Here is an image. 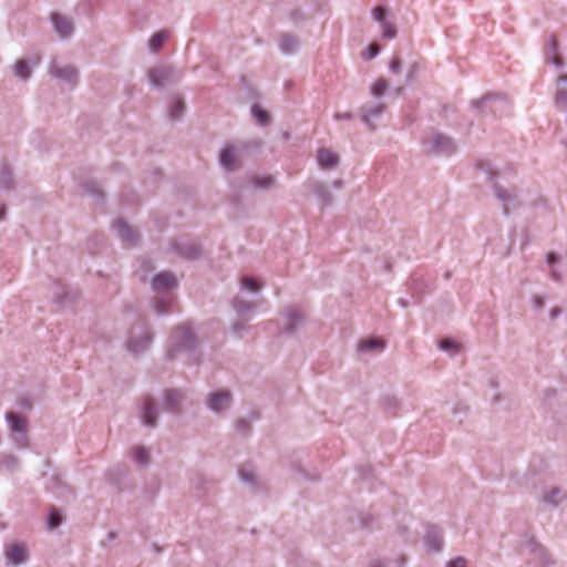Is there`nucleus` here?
<instances>
[{
    "label": "nucleus",
    "instance_id": "obj_1",
    "mask_svg": "<svg viewBox=\"0 0 567 567\" xmlns=\"http://www.w3.org/2000/svg\"><path fill=\"white\" fill-rule=\"evenodd\" d=\"M198 349L199 339L194 331V322L186 320L174 328L167 342L166 359L174 361L179 353H187L195 363H198L200 359Z\"/></svg>",
    "mask_w": 567,
    "mask_h": 567
},
{
    "label": "nucleus",
    "instance_id": "obj_2",
    "mask_svg": "<svg viewBox=\"0 0 567 567\" xmlns=\"http://www.w3.org/2000/svg\"><path fill=\"white\" fill-rule=\"evenodd\" d=\"M154 339L150 321L145 317H140L132 327L130 336L125 342L126 350L133 355L145 353Z\"/></svg>",
    "mask_w": 567,
    "mask_h": 567
},
{
    "label": "nucleus",
    "instance_id": "obj_3",
    "mask_svg": "<svg viewBox=\"0 0 567 567\" xmlns=\"http://www.w3.org/2000/svg\"><path fill=\"white\" fill-rule=\"evenodd\" d=\"M472 107L477 110L483 116L491 114L494 117H498L508 111L509 105L503 95L486 94L481 100L472 101Z\"/></svg>",
    "mask_w": 567,
    "mask_h": 567
},
{
    "label": "nucleus",
    "instance_id": "obj_4",
    "mask_svg": "<svg viewBox=\"0 0 567 567\" xmlns=\"http://www.w3.org/2000/svg\"><path fill=\"white\" fill-rule=\"evenodd\" d=\"M81 298V292L60 280L54 282V290L52 293V301L59 309L73 306Z\"/></svg>",
    "mask_w": 567,
    "mask_h": 567
},
{
    "label": "nucleus",
    "instance_id": "obj_5",
    "mask_svg": "<svg viewBox=\"0 0 567 567\" xmlns=\"http://www.w3.org/2000/svg\"><path fill=\"white\" fill-rule=\"evenodd\" d=\"M140 421L142 425L154 429L158 423V406L154 398L151 394L144 396L142 405L138 412Z\"/></svg>",
    "mask_w": 567,
    "mask_h": 567
},
{
    "label": "nucleus",
    "instance_id": "obj_6",
    "mask_svg": "<svg viewBox=\"0 0 567 567\" xmlns=\"http://www.w3.org/2000/svg\"><path fill=\"white\" fill-rule=\"evenodd\" d=\"M113 228L123 247L133 248L138 245L140 233L130 226L123 218H117L113 224Z\"/></svg>",
    "mask_w": 567,
    "mask_h": 567
},
{
    "label": "nucleus",
    "instance_id": "obj_7",
    "mask_svg": "<svg viewBox=\"0 0 567 567\" xmlns=\"http://www.w3.org/2000/svg\"><path fill=\"white\" fill-rule=\"evenodd\" d=\"M231 400L233 395L229 390L219 389L207 394L206 405L212 412L221 413L229 409Z\"/></svg>",
    "mask_w": 567,
    "mask_h": 567
},
{
    "label": "nucleus",
    "instance_id": "obj_8",
    "mask_svg": "<svg viewBox=\"0 0 567 567\" xmlns=\"http://www.w3.org/2000/svg\"><path fill=\"white\" fill-rule=\"evenodd\" d=\"M151 285L153 291L161 295L177 289L179 282L172 271L163 270L154 275Z\"/></svg>",
    "mask_w": 567,
    "mask_h": 567
},
{
    "label": "nucleus",
    "instance_id": "obj_9",
    "mask_svg": "<svg viewBox=\"0 0 567 567\" xmlns=\"http://www.w3.org/2000/svg\"><path fill=\"white\" fill-rule=\"evenodd\" d=\"M280 315L286 320L284 333L289 337L293 336L305 322L300 310L292 306L285 308Z\"/></svg>",
    "mask_w": 567,
    "mask_h": 567
},
{
    "label": "nucleus",
    "instance_id": "obj_10",
    "mask_svg": "<svg viewBox=\"0 0 567 567\" xmlns=\"http://www.w3.org/2000/svg\"><path fill=\"white\" fill-rule=\"evenodd\" d=\"M109 485H113L120 492L126 491L133 485L131 471L125 465L109 471Z\"/></svg>",
    "mask_w": 567,
    "mask_h": 567
},
{
    "label": "nucleus",
    "instance_id": "obj_11",
    "mask_svg": "<svg viewBox=\"0 0 567 567\" xmlns=\"http://www.w3.org/2000/svg\"><path fill=\"white\" fill-rule=\"evenodd\" d=\"M431 152L451 156L456 153L457 146L454 140L443 133H435L431 140Z\"/></svg>",
    "mask_w": 567,
    "mask_h": 567
},
{
    "label": "nucleus",
    "instance_id": "obj_12",
    "mask_svg": "<svg viewBox=\"0 0 567 567\" xmlns=\"http://www.w3.org/2000/svg\"><path fill=\"white\" fill-rule=\"evenodd\" d=\"M218 163L227 173L234 172L239 166L240 161L233 144H224L218 154Z\"/></svg>",
    "mask_w": 567,
    "mask_h": 567
},
{
    "label": "nucleus",
    "instance_id": "obj_13",
    "mask_svg": "<svg viewBox=\"0 0 567 567\" xmlns=\"http://www.w3.org/2000/svg\"><path fill=\"white\" fill-rule=\"evenodd\" d=\"M173 251L183 259L186 260H197L202 257L203 248L202 245L194 241L187 243H178L174 241L172 244Z\"/></svg>",
    "mask_w": 567,
    "mask_h": 567
},
{
    "label": "nucleus",
    "instance_id": "obj_14",
    "mask_svg": "<svg viewBox=\"0 0 567 567\" xmlns=\"http://www.w3.org/2000/svg\"><path fill=\"white\" fill-rule=\"evenodd\" d=\"M50 73L52 76L74 87L78 83L79 72L73 65L60 66L55 62L50 65Z\"/></svg>",
    "mask_w": 567,
    "mask_h": 567
},
{
    "label": "nucleus",
    "instance_id": "obj_15",
    "mask_svg": "<svg viewBox=\"0 0 567 567\" xmlns=\"http://www.w3.org/2000/svg\"><path fill=\"white\" fill-rule=\"evenodd\" d=\"M50 18L53 29L60 39L65 40L73 34L74 22L71 18L58 12L51 13Z\"/></svg>",
    "mask_w": 567,
    "mask_h": 567
},
{
    "label": "nucleus",
    "instance_id": "obj_16",
    "mask_svg": "<svg viewBox=\"0 0 567 567\" xmlns=\"http://www.w3.org/2000/svg\"><path fill=\"white\" fill-rule=\"evenodd\" d=\"M424 545L427 550L440 553L444 546L442 530L433 524H429L424 534Z\"/></svg>",
    "mask_w": 567,
    "mask_h": 567
},
{
    "label": "nucleus",
    "instance_id": "obj_17",
    "mask_svg": "<svg viewBox=\"0 0 567 567\" xmlns=\"http://www.w3.org/2000/svg\"><path fill=\"white\" fill-rule=\"evenodd\" d=\"M182 392L175 388H168L163 391V409L171 414L181 412Z\"/></svg>",
    "mask_w": 567,
    "mask_h": 567
},
{
    "label": "nucleus",
    "instance_id": "obj_18",
    "mask_svg": "<svg viewBox=\"0 0 567 567\" xmlns=\"http://www.w3.org/2000/svg\"><path fill=\"white\" fill-rule=\"evenodd\" d=\"M494 196L503 205V215L508 216L511 213V206L514 208L518 206L517 196L515 193L508 192L498 184L493 185Z\"/></svg>",
    "mask_w": 567,
    "mask_h": 567
},
{
    "label": "nucleus",
    "instance_id": "obj_19",
    "mask_svg": "<svg viewBox=\"0 0 567 567\" xmlns=\"http://www.w3.org/2000/svg\"><path fill=\"white\" fill-rule=\"evenodd\" d=\"M385 111V105L382 103L378 104H365L360 109V117L364 125L370 130H374L373 121L380 117Z\"/></svg>",
    "mask_w": 567,
    "mask_h": 567
},
{
    "label": "nucleus",
    "instance_id": "obj_20",
    "mask_svg": "<svg viewBox=\"0 0 567 567\" xmlns=\"http://www.w3.org/2000/svg\"><path fill=\"white\" fill-rule=\"evenodd\" d=\"M526 547L532 555H534V559L537 560L540 567H548L553 565L550 557L546 549L540 545L535 538L530 537L526 540Z\"/></svg>",
    "mask_w": 567,
    "mask_h": 567
},
{
    "label": "nucleus",
    "instance_id": "obj_21",
    "mask_svg": "<svg viewBox=\"0 0 567 567\" xmlns=\"http://www.w3.org/2000/svg\"><path fill=\"white\" fill-rule=\"evenodd\" d=\"M81 186L84 194L91 196L94 199L95 205H103L104 192L101 183L94 178H87L82 183Z\"/></svg>",
    "mask_w": 567,
    "mask_h": 567
},
{
    "label": "nucleus",
    "instance_id": "obj_22",
    "mask_svg": "<svg viewBox=\"0 0 567 567\" xmlns=\"http://www.w3.org/2000/svg\"><path fill=\"white\" fill-rule=\"evenodd\" d=\"M546 49H547L546 60L558 69L563 68V65H564L563 59L557 56L559 43H558L557 38L554 34L549 35V38L547 40Z\"/></svg>",
    "mask_w": 567,
    "mask_h": 567
},
{
    "label": "nucleus",
    "instance_id": "obj_23",
    "mask_svg": "<svg viewBox=\"0 0 567 567\" xmlns=\"http://www.w3.org/2000/svg\"><path fill=\"white\" fill-rule=\"evenodd\" d=\"M6 558L12 565H20L27 559V549L22 544H14L6 549Z\"/></svg>",
    "mask_w": 567,
    "mask_h": 567
},
{
    "label": "nucleus",
    "instance_id": "obj_24",
    "mask_svg": "<svg viewBox=\"0 0 567 567\" xmlns=\"http://www.w3.org/2000/svg\"><path fill=\"white\" fill-rule=\"evenodd\" d=\"M147 75H148L150 83L153 86L161 89L165 85L166 82H168L171 72L168 69H166L164 66H159V68L151 69L148 71Z\"/></svg>",
    "mask_w": 567,
    "mask_h": 567
},
{
    "label": "nucleus",
    "instance_id": "obj_25",
    "mask_svg": "<svg viewBox=\"0 0 567 567\" xmlns=\"http://www.w3.org/2000/svg\"><path fill=\"white\" fill-rule=\"evenodd\" d=\"M6 420L9 423L11 434L18 432H27L28 421L24 416L14 412H7Z\"/></svg>",
    "mask_w": 567,
    "mask_h": 567
},
{
    "label": "nucleus",
    "instance_id": "obj_26",
    "mask_svg": "<svg viewBox=\"0 0 567 567\" xmlns=\"http://www.w3.org/2000/svg\"><path fill=\"white\" fill-rule=\"evenodd\" d=\"M339 163V157L336 153L320 148L318 152V164L322 169H332Z\"/></svg>",
    "mask_w": 567,
    "mask_h": 567
},
{
    "label": "nucleus",
    "instance_id": "obj_27",
    "mask_svg": "<svg viewBox=\"0 0 567 567\" xmlns=\"http://www.w3.org/2000/svg\"><path fill=\"white\" fill-rule=\"evenodd\" d=\"M299 41L297 37L289 34V33H282L280 37L279 42V49L284 54H295L298 50Z\"/></svg>",
    "mask_w": 567,
    "mask_h": 567
},
{
    "label": "nucleus",
    "instance_id": "obj_28",
    "mask_svg": "<svg viewBox=\"0 0 567 567\" xmlns=\"http://www.w3.org/2000/svg\"><path fill=\"white\" fill-rule=\"evenodd\" d=\"M14 175L13 169L8 163H3L0 169V188L1 189H12L14 188Z\"/></svg>",
    "mask_w": 567,
    "mask_h": 567
},
{
    "label": "nucleus",
    "instance_id": "obj_29",
    "mask_svg": "<svg viewBox=\"0 0 567 567\" xmlns=\"http://www.w3.org/2000/svg\"><path fill=\"white\" fill-rule=\"evenodd\" d=\"M409 285L410 290L412 292V297L419 302L422 298V295L427 289L425 280L421 276L415 274L411 277Z\"/></svg>",
    "mask_w": 567,
    "mask_h": 567
},
{
    "label": "nucleus",
    "instance_id": "obj_30",
    "mask_svg": "<svg viewBox=\"0 0 567 567\" xmlns=\"http://www.w3.org/2000/svg\"><path fill=\"white\" fill-rule=\"evenodd\" d=\"M566 497L561 488L553 487L544 493L542 501L546 505L557 507Z\"/></svg>",
    "mask_w": 567,
    "mask_h": 567
},
{
    "label": "nucleus",
    "instance_id": "obj_31",
    "mask_svg": "<svg viewBox=\"0 0 567 567\" xmlns=\"http://www.w3.org/2000/svg\"><path fill=\"white\" fill-rule=\"evenodd\" d=\"M385 343L379 338H365L358 343V351L361 353L371 352L374 350L382 351Z\"/></svg>",
    "mask_w": 567,
    "mask_h": 567
},
{
    "label": "nucleus",
    "instance_id": "obj_32",
    "mask_svg": "<svg viewBox=\"0 0 567 567\" xmlns=\"http://www.w3.org/2000/svg\"><path fill=\"white\" fill-rule=\"evenodd\" d=\"M161 491V482L158 478L153 477L147 481L142 489L143 497L146 502H152Z\"/></svg>",
    "mask_w": 567,
    "mask_h": 567
},
{
    "label": "nucleus",
    "instance_id": "obj_33",
    "mask_svg": "<svg viewBox=\"0 0 567 567\" xmlns=\"http://www.w3.org/2000/svg\"><path fill=\"white\" fill-rule=\"evenodd\" d=\"M231 307L239 317H245L247 313L256 309V305L254 302L246 301L239 297L233 298Z\"/></svg>",
    "mask_w": 567,
    "mask_h": 567
},
{
    "label": "nucleus",
    "instance_id": "obj_34",
    "mask_svg": "<svg viewBox=\"0 0 567 567\" xmlns=\"http://www.w3.org/2000/svg\"><path fill=\"white\" fill-rule=\"evenodd\" d=\"M185 111V103L182 97H175L167 111V116L171 121L175 122L182 118Z\"/></svg>",
    "mask_w": 567,
    "mask_h": 567
},
{
    "label": "nucleus",
    "instance_id": "obj_35",
    "mask_svg": "<svg viewBox=\"0 0 567 567\" xmlns=\"http://www.w3.org/2000/svg\"><path fill=\"white\" fill-rule=\"evenodd\" d=\"M558 83L567 84V74H563L557 79ZM555 104L560 111L567 110V89L561 87L556 92Z\"/></svg>",
    "mask_w": 567,
    "mask_h": 567
},
{
    "label": "nucleus",
    "instance_id": "obj_36",
    "mask_svg": "<svg viewBox=\"0 0 567 567\" xmlns=\"http://www.w3.org/2000/svg\"><path fill=\"white\" fill-rule=\"evenodd\" d=\"M312 193L323 205L332 204V195L323 183L315 182Z\"/></svg>",
    "mask_w": 567,
    "mask_h": 567
},
{
    "label": "nucleus",
    "instance_id": "obj_37",
    "mask_svg": "<svg viewBox=\"0 0 567 567\" xmlns=\"http://www.w3.org/2000/svg\"><path fill=\"white\" fill-rule=\"evenodd\" d=\"M254 120L261 126H268L271 122L270 114L259 104H252L250 107Z\"/></svg>",
    "mask_w": 567,
    "mask_h": 567
},
{
    "label": "nucleus",
    "instance_id": "obj_38",
    "mask_svg": "<svg viewBox=\"0 0 567 567\" xmlns=\"http://www.w3.org/2000/svg\"><path fill=\"white\" fill-rule=\"evenodd\" d=\"M133 460L140 466H146L151 461L150 451L143 445H136L133 447Z\"/></svg>",
    "mask_w": 567,
    "mask_h": 567
},
{
    "label": "nucleus",
    "instance_id": "obj_39",
    "mask_svg": "<svg viewBox=\"0 0 567 567\" xmlns=\"http://www.w3.org/2000/svg\"><path fill=\"white\" fill-rule=\"evenodd\" d=\"M13 73L16 76L20 78L23 81H27L31 78L32 69L29 65L27 60L20 59L12 66Z\"/></svg>",
    "mask_w": 567,
    "mask_h": 567
},
{
    "label": "nucleus",
    "instance_id": "obj_40",
    "mask_svg": "<svg viewBox=\"0 0 567 567\" xmlns=\"http://www.w3.org/2000/svg\"><path fill=\"white\" fill-rule=\"evenodd\" d=\"M168 34L165 30H161L155 32L150 39H148V49L151 52L157 53L164 42L166 41Z\"/></svg>",
    "mask_w": 567,
    "mask_h": 567
},
{
    "label": "nucleus",
    "instance_id": "obj_41",
    "mask_svg": "<svg viewBox=\"0 0 567 567\" xmlns=\"http://www.w3.org/2000/svg\"><path fill=\"white\" fill-rule=\"evenodd\" d=\"M250 183L257 189H266L275 183V178L271 175H254Z\"/></svg>",
    "mask_w": 567,
    "mask_h": 567
},
{
    "label": "nucleus",
    "instance_id": "obj_42",
    "mask_svg": "<svg viewBox=\"0 0 567 567\" xmlns=\"http://www.w3.org/2000/svg\"><path fill=\"white\" fill-rule=\"evenodd\" d=\"M20 461L19 458L13 454L8 453H1L0 454V465L3 466L6 470L13 472L17 471L19 467Z\"/></svg>",
    "mask_w": 567,
    "mask_h": 567
},
{
    "label": "nucleus",
    "instance_id": "obj_43",
    "mask_svg": "<svg viewBox=\"0 0 567 567\" xmlns=\"http://www.w3.org/2000/svg\"><path fill=\"white\" fill-rule=\"evenodd\" d=\"M153 310L158 316H165L169 312L171 300L166 298H155L152 302Z\"/></svg>",
    "mask_w": 567,
    "mask_h": 567
},
{
    "label": "nucleus",
    "instance_id": "obj_44",
    "mask_svg": "<svg viewBox=\"0 0 567 567\" xmlns=\"http://www.w3.org/2000/svg\"><path fill=\"white\" fill-rule=\"evenodd\" d=\"M104 245V236L103 235H96L89 239L87 241V249L93 255H99L102 252V248Z\"/></svg>",
    "mask_w": 567,
    "mask_h": 567
},
{
    "label": "nucleus",
    "instance_id": "obj_45",
    "mask_svg": "<svg viewBox=\"0 0 567 567\" xmlns=\"http://www.w3.org/2000/svg\"><path fill=\"white\" fill-rule=\"evenodd\" d=\"M388 86L389 82L385 79L381 78L371 85V94L375 99H380L388 90Z\"/></svg>",
    "mask_w": 567,
    "mask_h": 567
},
{
    "label": "nucleus",
    "instance_id": "obj_46",
    "mask_svg": "<svg viewBox=\"0 0 567 567\" xmlns=\"http://www.w3.org/2000/svg\"><path fill=\"white\" fill-rule=\"evenodd\" d=\"M238 475L241 482H244L245 484L252 486L257 482V476L255 475V473L251 470L247 468L246 466L239 468Z\"/></svg>",
    "mask_w": 567,
    "mask_h": 567
},
{
    "label": "nucleus",
    "instance_id": "obj_47",
    "mask_svg": "<svg viewBox=\"0 0 567 567\" xmlns=\"http://www.w3.org/2000/svg\"><path fill=\"white\" fill-rule=\"evenodd\" d=\"M241 288L252 292H258L261 290L262 286L259 285L254 277L246 275L243 277Z\"/></svg>",
    "mask_w": 567,
    "mask_h": 567
},
{
    "label": "nucleus",
    "instance_id": "obj_48",
    "mask_svg": "<svg viewBox=\"0 0 567 567\" xmlns=\"http://www.w3.org/2000/svg\"><path fill=\"white\" fill-rule=\"evenodd\" d=\"M12 439L17 447L28 449L30 446V440L27 432L12 433Z\"/></svg>",
    "mask_w": 567,
    "mask_h": 567
},
{
    "label": "nucleus",
    "instance_id": "obj_49",
    "mask_svg": "<svg viewBox=\"0 0 567 567\" xmlns=\"http://www.w3.org/2000/svg\"><path fill=\"white\" fill-rule=\"evenodd\" d=\"M476 167L477 169L484 172L491 182H494L496 179L497 173L494 172L491 163H488L487 161H478L476 163Z\"/></svg>",
    "mask_w": 567,
    "mask_h": 567
},
{
    "label": "nucleus",
    "instance_id": "obj_50",
    "mask_svg": "<svg viewBox=\"0 0 567 567\" xmlns=\"http://www.w3.org/2000/svg\"><path fill=\"white\" fill-rule=\"evenodd\" d=\"M61 523H62L61 513L58 509L52 508L48 515L49 528L54 529V528L59 527L61 525Z\"/></svg>",
    "mask_w": 567,
    "mask_h": 567
},
{
    "label": "nucleus",
    "instance_id": "obj_51",
    "mask_svg": "<svg viewBox=\"0 0 567 567\" xmlns=\"http://www.w3.org/2000/svg\"><path fill=\"white\" fill-rule=\"evenodd\" d=\"M289 20L295 23V24H299V23H302L307 20V17H306V13L302 9L300 8H293L289 11Z\"/></svg>",
    "mask_w": 567,
    "mask_h": 567
},
{
    "label": "nucleus",
    "instance_id": "obj_52",
    "mask_svg": "<svg viewBox=\"0 0 567 567\" xmlns=\"http://www.w3.org/2000/svg\"><path fill=\"white\" fill-rule=\"evenodd\" d=\"M440 350L444 352L457 351L458 344L452 339H442L439 341Z\"/></svg>",
    "mask_w": 567,
    "mask_h": 567
},
{
    "label": "nucleus",
    "instance_id": "obj_53",
    "mask_svg": "<svg viewBox=\"0 0 567 567\" xmlns=\"http://www.w3.org/2000/svg\"><path fill=\"white\" fill-rule=\"evenodd\" d=\"M382 27V37L384 39H394L396 37V28L394 24L389 22H383Z\"/></svg>",
    "mask_w": 567,
    "mask_h": 567
},
{
    "label": "nucleus",
    "instance_id": "obj_54",
    "mask_svg": "<svg viewBox=\"0 0 567 567\" xmlns=\"http://www.w3.org/2000/svg\"><path fill=\"white\" fill-rule=\"evenodd\" d=\"M386 14H388V10L385 8L375 7L372 10L373 19L380 24H383V22H386V20H385Z\"/></svg>",
    "mask_w": 567,
    "mask_h": 567
},
{
    "label": "nucleus",
    "instance_id": "obj_55",
    "mask_svg": "<svg viewBox=\"0 0 567 567\" xmlns=\"http://www.w3.org/2000/svg\"><path fill=\"white\" fill-rule=\"evenodd\" d=\"M246 330V324L243 321H235L230 326V331L237 337H241V333Z\"/></svg>",
    "mask_w": 567,
    "mask_h": 567
},
{
    "label": "nucleus",
    "instance_id": "obj_56",
    "mask_svg": "<svg viewBox=\"0 0 567 567\" xmlns=\"http://www.w3.org/2000/svg\"><path fill=\"white\" fill-rule=\"evenodd\" d=\"M236 429L240 433H244V434L248 433L250 431V429H251L250 422L248 420H246V419H238L236 421Z\"/></svg>",
    "mask_w": 567,
    "mask_h": 567
},
{
    "label": "nucleus",
    "instance_id": "obj_57",
    "mask_svg": "<svg viewBox=\"0 0 567 567\" xmlns=\"http://www.w3.org/2000/svg\"><path fill=\"white\" fill-rule=\"evenodd\" d=\"M17 405L24 411H31L33 408L31 400L27 396L19 398L17 401Z\"/></svg>",
    "mask_w": 567,
    "mask_h": 567
},
{
    "label": "nucleus",
    "instance_id": "obj_58",
    "mask_svg": "<svg viewBox=\"0 0 567 567\" xmlns=\"http://www.w3.org/2000/svg\"><path fill=\"white\" fill-rule=\"evenodd\" d=\"M467 564V560L464 558V557H455V558H452L450 559L445 567H465Z\"/></svg>",
    "mask_w": 567,
    "mask_h": 567
},
{
    "label": "nucleus",
    "instance_id": "obj_59",
    "mask_svg": "<svg viewBox=\"0 0 567 567\" xmlns=\"http://www.w3.org/2000/svg\"><path fill=\"white\" fill-rule=\"evenodd\" d=\"M373 522V516L370 514H361L360 515V524L363 528H370Z\"/></svg>",
    "mask_w": 567,
    "mask_h": 567
},
{
    "label": "nucleus",
    "instance_id": "obj_60",
    "mask_svg": "<svg viewBox=\"0 0 567 567\" xmlns=\"http://www.w3.org/2000/svg\"><path fill=\"white\" fill-rule=\"evenodd\" d=\"M559 260H560V256L557 252L549 251V252L546 254V262H547V265L554 266L557 262H559Z\"/></svg>",
    "mask_w": 567,
    "mask_h": 567
},
{
    "label": "nucleus",
    "instance_id": "obj_61",
    "mask_svg": "<svg viewBox=\"0 0 567 567\" xmlns=\"http://www.w3.org/2000/svg\"><path fill=\"white\" fill-rule=\"evenodd\" d=\"M389 68L392 73H398L401 69V60L396 56L392 58Z\"/></svg>",
    "mask_w": 567,
    "mask_h": 567
},
{
    "label": "nucleus",
    "instance_id": "obj_62",
    "mask_svg": "<svg viewBox=\"0 0 567 567\" xmlns=\"http://www.w3.org/2000/svg\"><path fill=\"white\" fill-rule=\"evenodd\" d=\"M379 54V50L373 47V45H368L367 49H365V59L367 60H372L374 58H377Z\"/></svg>",
    "mask_w": 567,
    "mask_h": 567
},
{
    "label": "nucleus",
    "instance_id": "obj_63",
    "mask_svg": "<svg viewBox=\"0 0 567 567\" xmlns=\"http://www.w3.org/2000/svg\"><path fill=\"white\" fill-rule=\"evenodd\" d=\"M297 472L301 474L307 481H317L319 478L317 474H310L301 467H298Z\"/></svg>",
    "mask_w": 567,
    "mask_h": 567
},
{
    "label": "nucleus",
    "instance_id": "obj_64",
    "mask_svg": "<svg viewBox=\"0 0 567 567\" xmlns=\"http://www.w3.org/2000/svg\"><path fill=\"white\" fill-rule=\"evenodd\" d=\"M533 305L535 309L542 310L545 307V301L542 296H535L533 298Z\"/></svg>",
    "mask_w": 567,
    "mask_h": 567
}]
</instances>
